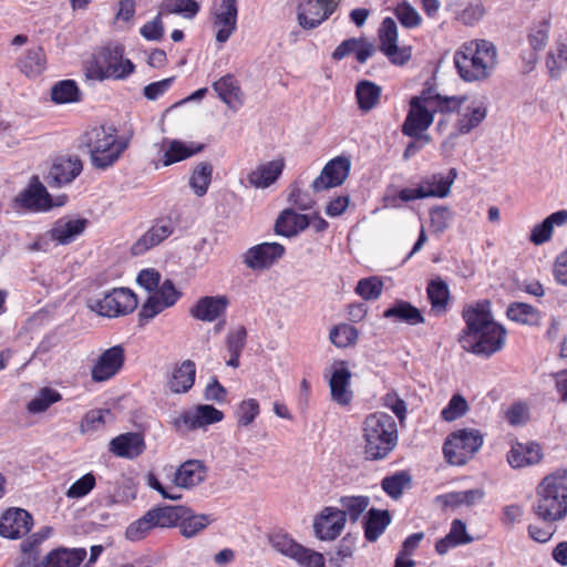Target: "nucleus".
<instances>
[{
    "label": "nucleus",
    "instance_id": "39",
    "mask_svg": "<svg viewBox=\"0 0 567 567\" xmlns=\"http://www.w3.org/2000/svg\"><path fill=\"white\" fill-rule=\"evenodd\" d=\"M171 234L172 229L168 224H156L133 245L132 250L135 255L143 254L162 243Z\"/></svg>",
    "mask_w": 567,
    "mask_h": 567
},
{
    "label": "nucleus",
    "instance_id": "52",
    "mask_svg": "<svg viewBox=\"0 0 567 567\" xmlns=\"http://www.w3.org/2000/svg\"><path fill=\"white\" fill-rule=\"evenodd\" d=\"M369 497L367 496H346L340 499L341 509L349 516L351 520L355 522L365 512L369 506Z\"/></svg>",
    "mask_w": 567,
    "mask_h": 567
},
{
    "label": "nucleus",
    "instance_id": "13",
    "mask_svg": "<svg viewBox=\"0 0 567 567\" xmlns=\"http://www.w3.org/2000/svg\"><path fill=\"white\" fill-rule=\"evenodd\" d=\"M61 204L58 203L56 205ZM54 205L45 186L35 175L30 178L28 186L14 198V206L17 208L32 212L48 210Z\"/></svg>",
    "mask_w": 567,
    "mask_h": 567
},
{
    "label": "nucleus",
    "instance_id": "51",
    "mask_svg": "<svg viewBox=\"0 0 567 567\" xmlns=\"http://www.w3.org/2000/svg\"><path fill=\"white\" fill-rule=\"evenodd\" d=\"M155 527L153 514L147 511L141 518L128 525L125 536L132 542H137L143 539Z\"/></svg>",
    "mask_w": 567,
    "mask_h": 567
},
{
    "label": "nucleus",
    "instance_id": "5",
    "mask_svg": "<svg viewBox=\"0 0 567 567\" xmlns=\"http://www.w3.org/2000/svg\"><path fill=\"white\" fill-rule=\"evenodd\" d=\"M537 514L547 523L567 515V472L558 470L543 478L537 487Z\"/></svg>",
    "mask_w": 567,
    "mask_h": 567
},
{
    "label": "nucleus",
    "instance_id": "48",
    "mask_svg": "<svg viewBox=\"0 0 567 567\" xmlns=\"http://www.w3.org/2000/svg\"><path fill=\"white\" fill-rule=\"evenodd\" d=\"M449 288L442 280H433L427 287V297L430 299L432 310L441 313L445 310L449 301Z\"/></svg>",
    "mask_w": 567,
    "mask_h": 567
},
{
    "label": "nucleus",
    "instance_id": "60",
    "mask_svg": "<svg viewBox=\"0 0 567 567\" xmlns=\"http://www.w3.org/2000/svg\"><path fill=\"white\" fill-rule=\"evenodd\" d=\"M532 452V447L529 445H523L520 443H516L512 446L507 461L508 464L513 468H520L529 464V453Z\"/></svg>",
    "mask_w": 567,
    "mask_h": 567
},
{
    "label": "nucleus",
    "instance_id": "25",
    "mask_svg": "<svg viewBox=\"0 0 567 567\" xmlns=\"http://www.w3.org/2000/svg\"><path fill=\"white\" fill-rule=\"evenodd\" d=\"M206 476L207 467L203 461L188 460L177 467L173 483L176 487L189 489L203 483Z\"/></svg>",
    "mask_w": 567,
    "mask_h": 567
},
{
    "label": "nucleus",
    "instance_id": "44",
    "mask_svg": "<svg viewBox=\"0 0 567 567\" xmlns=\"http://www.w3.org/2000/svg\"><path fill=\"white\" fill-rule=\"evenodd\" d=\"M51 100L55 104L76 103L81 100V92L73 80H62L51 87Z\"/></svg>",
    "mask_w": 567,
    "mask_h": 567
},
{
    "label": "nucleus",
    "instance_id": "27",
    "mask_svg": "<svg viewBox=\"0 0 567 567\" xmlns=\"http://www.w3.org/2000/svg\"><path fill=\"white\" fill-rule=\"evenodd\" d=\"M196 365L192 360H184L175 365L167 379V389L175 394L188 392L195 382Z\"/></svg>",
    "mask_w": 567,
    "mask_h": 567
},
{
    "label": "nucleus",
    "instance_id": "53",
    "mask_svg": "<svg viewBox=\"0 0 567 567\" xmlns=\"http://www.w3.org/2000/svg\"><path fill=\"white\" fill-rule=\"evenodd\" d=\"M198 10L199 4L195 0H164L163 2V11L183 14L187 19H193Z\"/></svg>",
    "mask_w": 567,
    "mask_h": 567
},
{
    "label": "nucleus",
    "instance_id": "45",
    "mask_svg": "<svg viewBox=\"0 0 567 567\" xmlns=\"http://www.w3.org/2000/svg\"><path fill=\"white\" fill-rule=\"evenodd\" d=\"M247 330L243 326H239L229 331L226 338V348L230 355L229 360L227 361V365L233 368H237L239 365V357L243 349L245 348Z\"/></svg>",
    "mask_w": 567,
    "mask_h": 567
},
{
    "label": "nucleus",
    "instance_id": "9",
    "mask_svg": "<svg viewBox=\"0 0 567 567\" xmlns=\"http://www.w3.org/2000/svg\"><path fill=\"white\" fill-rule=\"evenodd\" d=\"M483 444V436L474 429H462L451 433L443 446L446 461L451 465L466 464Z\"/></svg>",
    "mask_w": 567,
    "mask_h": 567
},
{
    "label": "nucleus",
    "instance_id": "4",
    "mask_svg": "<svg viewBox=\"0 0 567 567\" xmlns=\"http://www.w3.org/2000/svg\"><path fill=\"white\" fill-rule=\"evenodd\" d=\"M82 145L86 147L92 165L105 169L118 161L127 142L118 138L116 130L111 126H95L83 134Z\"/></svg>",
    "mask_w": 567,
    "mask_h": 567
},
{
    "label": "nucleus",
    "instance_id": "7",
    "mask_svg": "<svg viewBox=\"0 0 567 567\" xmlns=\"http://www.w3.org/2000/svg\"><path fill=\"white\" fill-rule=\"evenodd\" d=\"M441 113H456L454 128L458 134H467L476 128L487 115L485 104L467 96L443 97Z\"/></svg>",
    "mask_w": 567,
    "mask_h": 567
},
{
    "label": "nucleus",
    "instance_id": "64",
    "mask_svg": "<svg viewBox=\"0 0 567 567\" xmlns=\"http://www.w3.org/2000/svg\"><path fill=\"white\" fill-rule=\"evenodd\" d=\"M137 284L148 292H154L161 281V274L154 269L142 270L136 279Z\"/></svg>",
    "mask_w": 567,
    "mask_h": 567
},
{
    "label": "nucleus",
    "instance_id": "18",
    "mask_svg": "<svg viewBox=\"0 0 567 567\" xmlns=\"http://www.w3.org/2000/svg\"><path fill=\"white\" fill-rule=\"evenodd\" d=\"M237 2L236 0H221L213 11V28L216 41L225 43L236 29Z\"/></svg>",
    "mask_w": 567,
    "mask_h": 567
},
{
    "label": "nucleus",
    "instance_id": "55",
    "mask_svg": "<svg viewBox=\"0 0 567 567\" xmlns=\"http://www.w3.org/2000/svg\"><path fill=\"white\" fill-rule=\"evenodd\" d=\"M112 416L110 410L99 409L89 411L81 421V432H94L106 423V417Z\"/></svg>",
    "mask_w": 567,
    "mask_h": 567
},
{
    "label": "nucleus",
    "instance_id": "10",
    "mask_svg": "<svg viewBox=\"0 0 567 567\" xmlns=\"http://www.w3.org/2000/svg\"><path fill=\"white\" fill-rule=\"evenodd\" d=\"M86 303L92 311L107 318L131 313L138 305L136 296L127 288H115L102 298H90Z\"/></svg>",
    "mask_w": 567,
    "mask_h": 567
},
{
    "label": "nucleus",
    "instance_id": "41",
    "mask_svg": "<svg viewBox=\"0 0 567 567\" xmlns=\"http://www.w3.org/2000/svg\"><path fill=\"white\" fill-rule=\"evenodd\" d=\"M355 95L360 110L369 112L378 105L381 87L371 81L363 80L357 84Z\"/></svg>",
    "mask_w": 567,
    "mask_h": 567
},
{
    "label": "nucleus",
    "instance_id": "43",
    "mask_svg": "<svg viewBox=\"0 0 567 567\" xmlns=\"http://www.w3.org/2000/svg\"><path fill=\"white\" fill-rule=\"evenodd\" d=\"M213 165L208 162L198 163L189 177V187L198 197L204 196L212 183Z\"/></svg>",
    "mask_w": 567,
    "mask_h": 567
},
{
    "label": "nucleus",
    "instance_id": "26",
    "mask_svg": "<svg viewBox=\"0 0 567 567\" xmlns=\"http://www.w3.org/2000/svg\"><path fill=\"white\" fill-rule=\"evenodd\" d=\"M82 168L79 157H60L51 166L48 183L50 186L69 184L82 172Z\"/></svg>",
    "mask_w": 567,
    "mask_h": 567
},
{
    "label": "nucleus",
    "instance_id": "32",
    "mask_svg": "<svg viewBox=\"0 0 567 567\" xmlns=\"http://www.w3.org/2000/svg\"><path fill=\"white\" fill-rule=\"evenodd\" d=\"M47 58L41 47L28 49L17 61V66L27 78L34 79L43 73Z\"/></svg>",
    "mask_w": 567,
    "mask_h": 567
},
{
    "label": "nucleus",
    "instance_id": "31",
    "mask_svg": "<svg viewBox=\"0 0 567 567\" xmlns=\"http://www.w3.org/2000/svg\"><path fill=\"white\" fill-rule=\"evenodd\" d=\"M86 224L87 220L84 218H62L55 221L49 234L53 240L66 245L84 231Z\"/></svg>",
    "mask_w": 567,
    "mask_h": 567
},
{
    "label": "nucleus",
    "instance_id": "61",
    "mask_svg": "<svg viewBox=\"0 0 567 567\" xmlns=\"http://www.w3.org/2000/svg\"><path fill=\"white\" fill-rule=\"evenodd\" d=\"M259 414V404L255 399H248L240 403L237 411L238 424L241 426L249 425Z\"/></svg>",
    "mask_w": 567,
    "mask_h": 567
},
{
    "label": "nucleus",
    "instance_id": "14",
    "mask_svg": "<svg viewBox=\"0 0 567 567\" xmlns=\"http://www.w3.org/2000/svg\"><path fill=\"white\" fill-rule=\"evenodd\" d=\"M351 161L346 156H337L329 161L321 173L311 184V188L319 193L342 185L349 176Z\"/></svg>",
    "mask_w": 567,
    "mask_h": 567
},
{
    "label": "nucleus",
    "instance_id": "40",
    "mask_svg": "<svg viewBox=\"0 0 567 567\" xmlns=\"http://www.w3.org/2000/svg\"><path fill=\"white\" fill-rule=\"evenodd\" d=\"M210 515L195 514L187 507V513L183 515L179 523V532L185 538H193L203 532L212 522Z\"/></svg>",
    "mask_w": 567,
    "mask_h": 567
},
{
    "label": "nucleus",
    "instance_id": "54",
    "mask_svg": "<svg viewBox=\"0 0 567 567\" xmlns=\"http://www.w3.org/2000/svg\"><path fill=\"white\" fill-rule=\"evenodd\" d=\"M453 218V213L446 206H436L430 210V227L435 234L445 231Z\"/></svg>",
    "mask_w": 567,
    "mask_h": 567
},
{
    "label": "nucleus",
    "instance_id": "3",
    "mask_svg": "<svg viewBox=\"0 0 567 567\" xmlns=\"http://www.w3.org/2000/svg\"><path fill=\"white\" fill-rule=\"evenodd\" d=\"M363 453L367 460L385 458L398 444V425L385 412L367 415L361 425Z\"/></svg>",
    "mask_w": 567,
    "mask_h": 567
},
{
    "label": "nucleus",
    "instance_id": "37",
    "mask_svg": "<svg viewBox=\"0 0 567 567\" xmlns=\"http://www.w3.org/2000/svg\"><path fill=\"white\" fill-rule=\"evenodd\" d=\"M456 177V169L451 168L449 172V176H444L441 173L433 174L426 178H424L419 187L424 192H433V193H444V195H429V197H439L444 198L447 197L451 193V187Z\"/></svg>",
    "mask_w": 567,
    "mask_h": 567
},
{
    "label": "nucleus",
    "instance_id": "42",
    "mask_svg": "<svg viewBox=\"0 0 567 567\" xmlns=\"http://www.w3.org/2000/svg\"><path fill=\"white\" fill-rule=\"evenodd\" d=\"M567 223V210H558L549 215L540 225L534 227V245L548 241L555 226H563Z\"/></svg>",
    "mask_w": 567,
    "mask_h": 567
},
{
    "label": "nucleus",
    "instance_id": "29",
    "mask_svg": "<svg viewBox=\"0 0 567 567\" xmlns=\"http://www.w3.org/2000/svg\"><path fill=\"white\" fill-rule=\"evenodd\" d=\"M284 167L282 158L262 163L248 174L247 179L255 188H267L278 179Z\"/></svg>",
    "mask_w": 567,
    "mask_h": 567
},
{
    "label": "nucleus",
    "instance_id": "24",
    "mask_svg": "<svg viewBox=\"0 0 567 567\" xmlns=\"http://www.w3.org/2000/svg\"><path fill=\"white\" fill-rule=\"evenodd\" d=\"M223 417V412L213 405L200 404L194 411H188L182 414L175 420V424L178 427L183 424L187 430H196L220 422Z\"/></svg>",
    "mask_w": 567,
    "mask_h": 567
},
{
    "label": "nucleus",
    "instance_id": "34",
    "mask_svg": "<svg viewBox=\"0 0 567 567\" xmlns=\"http://www.w3.org/2000/svg\"><path fill=\"white\" fill-rule=\"evenodd\" d=\"M214 90L229 107L235 109L237 105L243 103L240 87L230 74L220 78L213 84Z\"/></svg>",
    "mask_w": 567,
    "mask_h": 567
},
{
    "label": "nucleus",
    "instance_id": "20",
    "mask_svg": "<svg viewBox=\"0 0 567 567\" xmlns=\"http://www.w3.org/2000/svg\"><path fill=\"white\" fill-rule=\"evenodd\" d=\"M285 248L278 243H262L247 250L244 264L251 270H264L282 257Z\"/></svg>",
    "mask_w": 567,
    "mask_h": 567
},
{
    "label": "nucleus",
    "instance_id": "28",
    "mask_svg": "<svg viewBox=\"0 0 567 567\" xmlns=\"http://www.w3.org/2000/svg\"><path fill=\"white\" fill-rule=\"evenodd\" d=\"M144 450V437L136 432L120 434L110 442V451L120 457L136 458Z\"/></svg>",
    "mask_w": 567,
    "mask_h": 567
},
{
    "label": "nucleus",
    "instance_id": "2",
    "mask_svg": "<svg viewBox=\"0 0 567 567\" xmlns=\"http://www.w3.org/2000/svg\"><path fill=\"white\" fill-rule=\"evenodd\" d=\"M454 64L463 81H484L491 76L497 64L496 48L484 39L467 41L455 51Z\"/></svg>",
    "mask_w": 567,
    "mask_h": 567
},
{
    "label": "nucleus",
    "instance_id": "63",
    "mask_svg": "<svg viewBox=\"0 0 567 567\" xmlns=\"http://www.w3.org/2000/svg\"><path fill=\"white\" fill-rule=\"evenodd\" d=\"M506 313L509 320L526 324L532 316V307L525 302H514L507 308Z\"/></svg>",
    "mask_w": 567,
    "mask_h": 567
},
{
    "label": "nucleus",
    "instance_id": "12",
    "mask_svg": "<svg viewBox=\"0 0 567 567\" xmlns=\"http://www.w3.org/2000/svg\"><path fill=\"white\" fill-rule=\"evenodd\" d=\"M336 0H300L297 7L298 24L305 30L319 27L336 10Z\"/></svg>",
    "mask_w": 567,
    "mask_h": 567
},
{
    "label": "nucleus",
    "instance_id": "33",
    "mask_svg": "<svg viewBox=\"0 0 567 567\" xmlns=\"http://www.w3.org/2000/svg\"><path fill=\"white\" fill-rule=\"evenodd\" d=\"M308 226H310V220L306 215L297 214L292 209H286L277 218L275 229L277 234L291 237Z\"/></svg>",
    "mask_w": 567,
    "mask_h": 567
},
{
    "label": "nucleus",
    "instance_id": "38",
    "mask_svg": "<svg viewBox=\"0 0 567 567\" xmlns=\"http://www.w3.org/2000/svg\"><path fill=\"white\" fill-rule=\"evenodd\" d=\"M150 513L153 514V520L156 527H179L183 515L187 513V507L182 505L154 507L150 509Z\"/></svg>",
    "mask_w": 567,
    "mask_h": 567
},
{
    "label": "nucleus",
    "instance_id": "47",
    "mask_svg": "<svg viewBox=\"0 0 567 567\" xmlns=\"http://www.w3.org/2000/svg\"><path fill=\"white\" fill-rule=\"evenodd\" d=\"M62 395L54 389L43 388L27 404V410L31 414L45 412L52 404L61 401Z\"/></svg>",
    "mask_w": 567,
    "mask_h": 567
},
{
    "label": "nucleus",
    "instance_id": "6",
    "mask_svg": "<svg viewBox=\"0 0 567 567\" xmlns=\"http://www.w3.org/2000/svg\"><path fill=\"white\" fill-rule=\"evenodd\" d=\"M443 97L432 95L430 91L413 96L409 103V111L402 124V133L409 137H419L433 123L434 114L442 105Z\"/></svg>",
    "mask_w": 567,
    "mask_h": 567
},
{
    "label": "nucleus",
    "instance_id": "8",
    "mask_svg": "<svg viewBox=\"0 0 567 567\" xmlns=\"http://www.w3.org/2000/svg\"><path fill=\"white\" fill-rule=\"evenodd\" d=\"M134 71V64L123 58L120 47L103 48L86 69V76L93 80L124 79Z\"/></svg>",
    "mask_w": 567,
    "mask_h": 567
},
{
    "label": "nucleus",
    "instance_id": "56",
    "mask_svg": "<svg viewBox=\"0 0 567 567\" xmlns=\"http://www.w3.org/2000/svg\"><path fill=\"white\" fill-rule=\"evenodd\" d=\"M468 411V404L465 398L461 394H454L446 408L441 412L443 420L447 422L455 421L462 417Z\"/></svg>",
    "mask_w": 567,
    "mask_h": 567
},
{
    "label": "nucleus",
    "instance_id": "57",
    "mask_svg": "<svg viewBox=\"0 0 567 567\" xmlns=\"http://www.w3.org/2000/svg\"><path fill=\"white\" fill-rule=\"evenodd\" d=\"M95 476L92 473L83 475L75 481L65 492L69 498H81L87 495L95 487Z\"/></svg>",
    "mask_w": 567,
    "mask_h": 567
},
{
    "label": "nucleus",
    "instance_id": "35",
    "mask_svg": "<svg viewBox=\"0 0 567 567\" xmlns=\"http://www.w3.org/2000/svg\"><path fill=\"white\" fill-rule=\"evenodd\" d=\"M383 317L393 319L395 322H405L411 326L424 322L420 310L406 301H396L383 312Z\"/></svg>",
    "mask_w": 567,
    "mask_h": 567
},
{
    "label": "nucleus",
    "instance_id": "46",
    "mask_svg": "<svg viewBox=\"0 0 567 567\" xmlns=\"http://www.w3.org/2000/svg\"><path fill=\"white\" fill-rule=\"evenodd\" d=\"M390 514L388 511L370 509L364 525V534L368 540L374 542L384 532L390 524Z\"/></svg>",
    "mask_w": 567,
    "mask_h": 567
},
{
    "label": "nucleus",
    "instance_id": "49",
    "mask_svg": "<svg viewBox=\"0 0 567 567\" xmlns=\"http://www.w3.org/2000/svg\"><path fill=\"white\" fill-rule=\"evenodd\" d=\"M411 476L409 473L401 471L382 480L383 491L393 499L401 497L403 491L409 487Z\"/></svg>",
    "mask_w": 567,
    "mask_h": 567
},
{
    "label": "nucleus",
    "instance_id": "23",
    "mask_svg": "<svg viewBox=\"0 0 567 567\" xmlns=\"http://www.w3.org/2000/svg\"><path fill=\"white\" fill-rule=\"evenodd\" d=\"M228 306L229 299L225 295L205 296L196 301L189 313L197 320L213 322L225 315Z\"/></svg>",
    "mask_w": 567,
    "mask_h": 567
},
{
    "label": "nucleus",
    "instance_id": "22",
    "mask_svg": "<svg viewBox=\"0 0 567 567\" xmlns=\"http://www.w3.org/2000/svg\"><path fill=\"white\" fill-rule=\"evenodd\" d=\"M351 372L344 361L337 362L329 379L331 400L340 406H347L353 399L350 388Z\"/></svg>",
    "mask_w": 567,
    "mask_h": 567
},
{
    "label": "nucleus",
    "instance_id": "58",
    "mask_svg": "<svg viewBox=\"0 0 567 567\" xmlns=\"http://www.w3.org/2000/svg\"><path fill=\"white\" fill-rule=\"evenodd\" d=\"M382 281L377 277L361 279L355 291L365 300L377 299L382 291Z\"/></svg>",
    "mask_w": 567,
    "mask_h": 567
},
{
    "label": "nucleus",
    "instance_id": "62",
    "mask_svg": "<svg viewBox=\"0 0 567 567\" xmlns=\"http://www.w3.org/2000/svg\"><path fill=\"white\" fill-rule=\"evenodd\" d=\"M166 308H168V306H164V301L158 297V293L153 292L142 306L140 317L150 320Z\"/></svg>",
    "mask_w": 567,
    "mask_h": 567
},
{
    "label": "nucleus",
    "instance_id": "11",
    "mask_svg": "<svg viewBox=\"0 0 567 567\" xmlns=\"http://www.w3.org/2000/svg\"><path fill=\"white\" fill-rule=\"evenodd\" d=\"M271 547L279 554L293 559L302 567H324L322 554L296 543L287 534L276 533L269 538Z\"/></svg>",
    "mask_w": 567,
    "mask_h": 567
},
{
    "label": "nucleus",
    "instance_id": "36",
    "mask_svg": "<svg viewBox=\"0 0 567 567\" xmlns=\"http://www.w3.org/2000/svg\"><path fill=\"white\" fill-rule=\"evenodd\" d=\"M546 69L551 79H558L567 71V37L559 40L547 53Z\"/></svg>",
    "mask_w": 567,
    "mask_h": 567
},
{
    "label": "nucleus",
    "instance_id": "15",
    "mask_svg": "<svg viewBox=\"0 0 567 567\" xmlns=\"http://www.w3.org/2000/svg\"><path fill=\"white\" fill-rule=\"evenodd\" d=\"M380 50L392 63L402 65L411 58V49L398 47V27L392 18H385L379 30Z\"/></svg>",
    "mask_w": 567,
    "mask_h": 567
},
{
    "label": "nucleus",
    "instance_id": "1",
    "mask_svg": "<svg viewBox=\"0 0 567 567\" xmlns=\"http://www.w3.org/2000/svg\"><path fill=\"white\" fill-rule=\"evenodd\" d=\"M466 327L458 337L463 350L476 355L491 357L505 342V329L498 324L491 311L489 301L468 306L463 311Z\"/></svg>",
    "mask_w": 567,
    "mask_h": 567
},
{
    "label": "nucleus",
    "instance_id": "16",
    "mask_svg": "<svg viewBox=\"0 0 567 567\" xmlns=\"http://www.w3.org/2000/svg\"><path fill=\"white\" fill-rule=\"evenodd\" d=\"M125 350L122 346H114L103 351L91 368V378L94 382H104L113 378L123 367Z\"/></svg>",
    "mask_w": 567,
    "mask_h": 567
},
{
    "label": "nucleus",
    "instance_id": "59",
    "mask_svg": "<svg viewBox=\"0 0 567 567\" xmlns=\"http://www.w3.org/2000/svg\"><path fill=\"white\" fill-rule=\"evenodd\" d=\"M395 16L405 28H415L421 23L420 13L409 3H400L395 9Z\"/></svg>",
    "mask_w": 567,
    "mask_h": 567
},
{
    "label": "nucleus",
    "instance_id": "30",
    "mask_svg": "<svg viewBox=\"0 0 567 567\" xmlns=\"http://www.w3.org/2000/svg\"><path fill=\"white\" fill-rule=\"evenodd\" d=\"M85 557L84 548H58L50 551L37 567H79Z\"/></svg>",
    "mask_w": 567,
    "mask_h": 567
},
{
    "label": "nucleus",
    "instance_id": "19",
    "mask_svg": "<svg viewBox=\"0 0 567 567\" xmlns=\"http://www.w3.org/2000/svg\"><path fill=\"white\" fill-rule=\"evenodd\" d=\"M154 147H157V152L162 154V165L168 167L202 152L204 145L196 143L187 144L179 140L163 138L162 142L155 144Z\"/></svg>",
    "mask_w": 567,
    "mask_h": 567
},
{
    "label": "nucleus",
    "instance_id": "21",
    "mask_svg": "<svg viewBox=\"0 0 567 567\" xmlns=\"http://www.w3.org/2000/svg\"><path fill=\"white\" fill-rule=\"evenodd\" d=\"M346 525V513L334 507H326L313 523L316 536L321 540L336 539Z\"/></svg>",
    "mask_w": 567,
    "mask_h": 567
},
{
    "label": "nucleus",
    "instance_id": "50",
    "mask_svg": "<svg viewBox=\"0 0 567 567\" xmlns=\"http://www.w3.org/2000/svg\"><path fill=\"white\" fill-rule=\"evenodd\" d=\"M330 341L338 348H347L355 343L358 330L350 324L342 323L331 329L329 333Z\"/></svg>",
    "mask_w": 567,
    "mask_h": 567
},
{
    "label": "nucleus",
    "instance_id": "17",
    "mask_svg": "<svg viewBox=\"0 0 567 567\" xmlns=\"http://www.w3.org/2000/svg\"><path fill=\"white\" fill-rule=\"evenodd\" d=\"M33 526V518L25 509L9 508L0 517V536L18 539L25 536Z\"/></svg>",
    "mask_w": 567,
    "mask_h": 567
}]
</instances>
